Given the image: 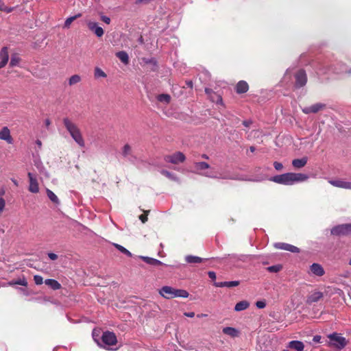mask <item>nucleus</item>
<instances>
[{"label":"nucleus","mask_w":351,"mask_h":351,"mask_svg":"<svg viewBox=\"0 0 351 351\" xmlns=\"http://www.w3.org/2000/svg\"><path fill=\"white\" fill-rule=\"evenodd\" d=\"M163 174H165V175H166V176H170V173H169V172H168V171H164V172H163Z\"/></svg>","instance_id":"nucleus-63"},{"label":"nucleus","mask_w":351,"mask_h":351,"mask_svg":"<svg viewBox=\"0 0 351 351\" xmlns=\"http://www.w3.org/2000/svg\"><path fill=\"white\" fill-rule=\"evenodd\" d=\"M0 69L3 68L8 62L9 54L8 47H3L0 51Z\"/></svg>","instance_id":"nucleus-14"},{"label":"nucleus","mask_w":351,"mask_h":351,"mask_svg":"<svg viewBox=\"0 0 351 351\" xmlns=\"http://www.w3.org/2000/svg\"><path fill=\"white\" fill-rule=\"evenodd\" d=\"M12 8L7 7L4 5V3L0 0V10L4 11L6 13L11 12L12 11Z\"/></svg>","instance_id":"nucleus-38"},{"label":"nucleus","mask_w":351,"mask_h":351,"mask_svg":"<svg viewBox=\"0 0 351 351\" xmlns=\"http://www.w3.org/2000/svg\"><path fill=\"white\" fill-rule=\"evenodd\" d=\"M248 90L249 85L245 81L243 80L239 81L235 86V91L237 94L245 93Z\"/></svg>","instance_id":"nucleus-16"},{"label":"nucleus","mask_w":351,"mask_h":351,"mask_svg":"<svg viewBox=\"0 0 351 351\" xmlns=\"http://www.w3.org/2000/svg\"><path fill=\"white\" fill-rule=\"evenodd\" d=\"M321 340V336L320 335H315L313 337V341L315 343H319Z\"/></svg>","instance_id":"nucleus-48"},{"label":"nucleus","mask_w":351,"mask_h":351,"mask_svg":"<svg viewBox=\"0 0 351 351\" xmlns=\"http://www.w3.org/2000/svg\"><path fill=\"white\" fill-rule=\"evenodd\" d=\"M70 24L71 23H65V25L64 26V28H69L70 27Z\"/></svg>","instance_id":"nucleus-61"},{"label":"nucleus","mask_w":351,"mask_h":351,"mask_svg":"<svg viewBox=\"0 0 351 351\" xmlns=\"http://www.w3.org/2000/svg\"><path fill=\"white\" fill-rule=\"evenodd\" d=\"M184 315L188 317H193L195 316V313L194 312H188V313H184Z\"/></svg>","instance_id":"nucleus-49"},{"label":"nucleus","mask_w":351,"mask_h":351,"mask_svg":"<svg viewBox=\"0 0 351 351\" xmlns=\"http://www.w3.org/2000/svg\"><path fill=\"white\" fill-rule=\"evenodd\" d=\"M63 124L75 142L80 147H84L85 142L78 126L68 117L62 120Z\"/></svg>","instance_id":"nucleus-2"},{"label":"nucleus","mask_w":351,"mask_h":351,"mask_svg":"<svg viewBox=\"0 0 351 351\" xmlns=\"http://www.w3.org/2000/svg\"><path fill=\"white\" fill-rule=\"evenodd\" d=\"M159 294L166 299H173L174 293V288L170 286H163L158 291Z\"/></svg>","instance_id":"nucleus-11"},{"label":"nucleus","mask_w":351,"mask_h":351,"mask_svg":"<svg viewBox=\"0 0 351 351\" xmlns=\"http://www.w3.org/2000/svg\"><path fill=\"white\" fill-rule=\"evenodd\" d=\"M326 105L321 103L315 104L311 106L305 107L302 109V112L305 114L317 113L319 110L324 109Z\"/></svg>","instance_id":"nucleus-12"},{"label":"nucleus","mask_w":351,"mask_h":351,"mask_svg":"<svg viewBox=\"0 0 351 351\" xmlns=\"http://www.w3.org/2000/svg\"><path fill=\"white\" fill-rule=\"evenodd\" d=\"M185 261L190 264L200 263L203 261V258L196 256L188 255L185 257Z\"/></svg>","instance_id":"nucleus-24"},{"label":"nucleus","mask_w":351,"mask_h":351,"mask_svg":"<svg viewBox=\"0 0 351 351\" xmlns=\"http://www.w3.org/2000/svg\"><path fill=\"white\" fill-rule=\"evenodd\" d=\"M208 167V164L205 162H198L194 163V169L197 171L207 169Z\"/></svg>","instance_id":"nucleus-29"},{"label":"nucleus","mask_w":351,"mask_h":351,"mask_svg":"<svg viewBox=\"0 0 351 351\" xmlns=\"http://www.w3.org/2000/svg\"><path fill=\"white\" fill-rule=\"evenodd\" d=\"M0 139L5 141L8 144L13 143V138L10 134V129L5 126L0 131Z\"/></svg>","instance_id":"nucleus-13"},{"label":"nucleus","mask_w":351,"mask_h":351,"mask_svg":"<svg viewBox=\"0 0 351 351\" xmlns=\"http://www.w3.org/2000/svg\"><path fill=\"white\" fill-rule=\"evenodd\" d=\"M222 331L225 335L232 338L239 337L240 334V332L237 329L232 327H225L223 328Z\"/></svg>","instance_id":"nucleus-19"},{"label":"nucleus","mask_w":351,"mask_h":351,"mask_svg":"<svg viewBox=\"0 0 351 351\" xmlns=\"http://www.w3.org/2000/svg\"><path fill=\"white\" fill-rule=\"evenodd\" d=\"M141 258L145 263H147V264L152 265L158 266V265H162V262L160 261L153 258H150V257H147V256H142Z\"/></svg>","instance_id":"nucleus-26"},{"label":"nucleus","mask_w":351,"mask_h":351,"mask_svg":"<svg viewBox=\"0 0 351 351\" xmlns=\"http://www.w3.org/2000/svg\"><path fill=\"white\" fill-rule=\"evenodd\" d=\"M289 347L297 351H302L304 350V345L300 341H291L289 342Z\"/></svg>","instance_id":"nucleus-21"},{"label":"nucleus","mask_w":351,"mask_h":351,"mask_svg":"<svg viewBox=\"0 0 351 351\" xmlns=\"http://www.w3.org/2000/svg\"><path fill=\"white\" fill-rule=\"evenodd\" d=\"M34 280L37 285H40L43 283V278L40 275H35L34 276Z\"/></svg>","instance_id":"nucleus-41"},{"label":"nucleus","mask_w":351,"mask_h":351,"mask_svg":"<svg viewBox=\"0 0 351 351\" xmlns=\"http://www.w3.org/2000/svg\"><path fill=\"white\" fill-rule=\"evenodd\" d=\"M206 315H205V314H198V315H197V317H199V318H200V317H206Z\"/></svg>","instance_id":"nucleus-60"},{"label":"nucleus","mask_w":351,"mask_h":351,"mask_svg":"<svg viewBox=\"0 0 351 351\" xmlns=\"http://www.w3.org/2000/svg\"><path fill=\"white\" fill-rule=\"evenodd\" d=\"M250 306V303L246 300H242L236 304L234 306V311H241L247 309Z\"/></svg>","instance_id":"nucleus-23"},{"label":"nucleus","mask_w":351,"mask_h":351,"mask_svg":"<svg viewBox=\"0 0 351 351\" xmlns=\"http://www.w3.org/2000/svg\"><path fill=\"white\" fill-rule=\"evenodd\" d=\"M81 16V14H77L73 16H71L68 17L64 22L69 23V22H73L75 20H76L77 18H79Z\"/></svg>","instance_id":"nucleus-42"},{"label":"nucleus","mask_w":351,"mask_h":351,"mask_svg":"<svg viewBox=\"0 0 351 351\" xmlns=\"http://www.w3.org/2000/svg\"><path fill=\"white\" fill-rule=\"evenodd\" d=\"M329 183L334 186L351 190V182H346L341 180H330Z\"/></svg>","instance_id":"nucleus-15"},{"label":"nucleus","mask_w":351,"mask_h":351,"mask_svg":"<svg viewBox=\"0 0 351 351\" xmlns=\"http://www.w3.org/2000/svg\"><path fill=\"white\" fill-rule=\"evenodd\" d=\"M255 149H256V148H255V147H254V146H251V147H250V152H254L255 151Z\"/></svg>","instance_id":"nucleus-59"},{"label":"nucleus","mask_w":351,"mask_h":351,"mask_svg":"<svg viewBox=\"0 0 351 351\" xmlns=\"http://www.w3.org/2000/svg\"><path fill=\"white\" fill-rule=\"evenodd\" d=\"M308 161L307 157H303L302 158H297L292 160V165L295 169H300L304 167Z\"/></svg>","instance_id":"nucleus-18"},{"label":"nucleus","mask_w":351,"mask_h":351,"mask_svg":"<svg viewBox=\"0 0 351 351\" xmlns=\"http://www.w3.org/2000/svg\"><path fill=\"white\" fill-rule=\"evenodd\" d=\"M94 76L95 78L106 77V73L99 67H96L94 70Z\"/></svg>","instance_id":"nucleus-36"},{"label":"nucleus","mask_w":351,"mask_h":351,"mask_svg":"<svg viewBox=\"0 0 351 351\" xmlns=\"http://www.w3.org/2000/svg\"><path fill=\"white\" fill-rule=\"evenodd\" d=\"M114 246L118 250H119L121 252H122L123 254H125L126 256H129V257H131L132 256V253L128 250L126 248H125L123 246L119 245V244H117V243H114Z\"/></svg>","instance_id":"nucleus-34"},{"label":"nucleus","mask_w":351,"mask_h":351,"mask_svg":"<svg viewBox=\"0 0 351 351\" xmlns=\"http://www.w3.org/2000/svg\"><path fill=\"white\" fill-rule=\"evenodd\" d=\"M324 293L318 290L317 289H315L311 291L306 296V304L308 305H311L313 303L319 302L324 299Z\"/></svg>","instance_id":"nucleus-5"},{"label":"nucleus","mask_w":351,"mask_h":351,"mask_svg":"<svg viewBox=\"0 0 351 351\" xmlns=\"http://www.w3.org/2000/svg\"><path fill=\"white\" fill-rule=\"evenodd\" d=\"M213 101H215L217 104L219 102V96L217 95L216 99H212Z\"/></svg>","instance_id":"nucleus-57"},{"label":"nucleus","mask_w":351,"mask_h":351,"mask_svg":"<svg viewBox=\"0 0 351 351\" xmlns=\"http://www.w3.org/2000/svg\"><path fill=\"white\" fill-rule=\"evenodd\" d=\"M189 293L184 289H178L174 288L173 298H186L189 297Z\"/></svg>","instance_id":"nucleus-25"},{"label":"nucleus","mask_w":351,"mask_h":351,"mask_svg":"<svg viewBox=\"0 0 351 351\" xmlns=\"http://www.w3.org/2000/svg\"><path fill=\"white\" fill-rule=\"evenodd\" d=\"M12 182L14 183V184L16 186H18L19 185V183H18V181L15 179H12Z\"/></svg>","instance_id":"nucleus-56"},{"label":"nucleus","mask_w":351,"mask_h":351,"mask_svg":"<svg viewBox=\"0 0 351 351\" xmlns=\"http://www.w3.org/2000/svg\"><path fill=\"white\" fill-rule=\"evenodd\" d=\"M274 167L277 171H280L283 168L282 164L279 162H274Z\"/></svg>","instance_id":"nucleus-44"},{"label":"nucleus","mask_w":351,"mask_h":351,"mask_svg":"<svg viewBox=\"0 0 351 351\" xmlns=\"http://www.w3.org/2000/svg\"><path fill=\"white\" fill-rule=\"evenodd\" d=\"M208 274L210 279H212V280L216 279V274L214 271H209Z\"/></svg>","instance_id":"nucleus-47"},{"label":"nucleus","mask_w":351,"mask_h":351,"mask_svg":"<svg viewBox=\"0 0 351 351\" xmlns=\"http://www.w3.org/2000/svg\"><path fill=\"white\" fill-rule=\"evenodd\" d=\"M21 61V59L19 56L18 54H16V53L12 54L11 56L10 62V66L11 67L16 66L19 65V64L20 63Z\"/></svg>","instance_id":"nucleus-31"},{"label":"nucleus","mask_w":351,"mask_h":351,"mask_svg":"<svg viewBox=\"0 0 351 351\" xmlns=\"http://www.w3.org/2000/svg\"><path fill=\"white\" fill-rule=\"evenodd\" d=\"M101 19H102L103 22H110V18L108 16H103L101 17Z\"/></svg>","instance_id":"nucleus-50"},{"label":"nucleus","mask_w":351,"mask_h":351,"mask_svg":"<svg viewBox=\"0 0 351 351\" xmlns=\"http://www.w3.org/2000/svg\"><path fill=\"white\" fill-rule=\"evenodd\" d=\"M310 270L312 274L317 276H322L325 273L324 268L318 263L312 264L310 267Z\"/></svg>","instance_id":"nucleus-17"},{"label":"nucleus","mask_w":351,"mask_h":351,"mask_svg":"<svg viewBox=\"0 0 351 351\" xmlns=\"http://www.w3.org/2000/svg\"><path fill=\"white\" fill-rule=\"evenodd\" d=\"M308 176L301 173H286L272 177L270 180L280 184L292 185L307 180Z\"/></svg>","instance_id":"nucleus-1"},{"label":"nucleus","mask_w":351,"mask_h":351,"mask_svg":"<svg viewBox=\"0 0 351 351\" xmlns=\"http://www.w3.org/2000/svg\"><path fill=\"white\" fill-rule=\"evenodd\" d=\"M47 195L49 199L54 204H59L60 200L56 195L49 189H47Z\"/></svg>","instance_id":"nucleus-30"},{"label":"nucleus","mask_w":351,"mask_h":351,"mask_svg":"<svg viewBox=\"0 0 351 351\" xmlns=\"http://www.w3.org/2000/svg\"><path fill=\"white\" fill-rule=\"evenodd\" d=\"M132 149L129 144H125L122 149V155L124 157L132 155Z\"/></svg>","instance_id":"nucleus-33"},{"label":"nucleus","mask_w":351,"mask_h":351,"mask_svg":"<svg viewBox=\"0 0 351 351\" xmlns=\"http://www.w3.org/2000/svg\"><path fill=\"white\" fill-rule=\"evenodd\" d=\"M97 23H88V28L98 37H101L104 34V30L101 27L96 25Z\"/></svg>","instance_id":"nucleus-20"},{"label":"nucleus","mask_w":351,"mask_h":351,"mask_svg":"<svg viewBox=\"0 0 351 351\" xmlns=\"http://www.w3.org/2000/svg\"><path fill=\"white\" fill-rule=\"evenodd\" d=\"M15 280H12V281L8 282L7 285H9V286H14V285H16V283H14V281H15Z\"/></svg>","instance_id":"nucleus-52"},{"label":"nucleus","mask_w":351,"mask_h":351,"mask_svg":"<svg viewBox=\"0 0 351 351\" xmlns=\"http://www.w3.org/2000/svg\"><path fill=\"white\" fill-rule=\"evenodd\" d=\"M81 77L79 75H73L69 80V84L70 86L75 85L81 81Z\"/></svg>","instance_id":"nucleus-35"},{"label":"nucleus","mask_w":351,"mask_h":351,"mask_svg":"<svg viewBox=\"0 0 351 351\" xmlns=\"http://www.w3.org/2000/svg\"><path fill=\"white\" fill-rule=\"evenodd\" d=\"M186 159L184 154L182 152H177L171 155H167L165 156L164 160L167 162H170L174 165H177L180 162H183Z\"/></svg>","instance_id":"nucleus-6"},{"label":"nucleus","mask_w":351,"mask_h":351,"mask_svg":"<svg viewBox=\"0 0 351 351\" xmlns=\"http://www.w3.org/2000/svg\"><path fill=\"white\" fill-rule=\"evenodd\" d=\"M45 283L53 290H58L61 288V285L54 279H47L45 280Z\"/></svg>","instance_id":"nucleus-22"},{"label":"nucleus","mask_w":351,"mask_h":351,"mask_svg":"<svg viewBox=\"0 0 351 351\" xmlns=\"http://www.w3.org/2000/svg\"><path fill=\"white\" fill-rule=\"evenodd\" d=\"M144 213L139 216V219L142 223H145L147 221V216L149 213V210H144Z\"/></svg>","instance_id":"nucleus-40"},{"label":"nucleus","mask_w":351,"mask_h":351,"mask_svg":"<svg viewBox=\"0 0 351 351\" xmlns=\"http://www.w3.org/2000/svg\"><path fill=\"white\" fill-rule=\"evenodd\" d=\"M295 86L296 88H300L304 86L307 82V76L305 71L304 69L299 70L295 74Z\"/></svg>","instance_id":"nucleus-7"},{"label":"nucleus","mask_w":351,"mask_h":351,"mask_svg":"<svg viewBox=\"0 0 351 351\" xmlns=\"http://www.w3.org/2000/svg\"><path fill=\"white\" fill-rule=\"evenodd\" d=\"M48 256L52 261H55L58 258V255L53 252L48 253Z\"/></svg>","instance_id":"nucleus-46"},{"label":"nucleus","mask_w":351,"mask_h":351,"mask_svg":"<svg viewBox=\"0 0 351 351\" xmlns=\"http://www.w3.org/2000/svg\"><path fill=\"white\" fill-rule=\"evenodd\" d=\"M256 306H257V308H263L265 307L266 306V304L265 302L263 301H258L256 302Z\"/></svg>","instance_id":"nucleus-45"},{"label":"nucleus","mask_w":351,"mask_h":351,"mask_svg":"<svg viewBox=\"0 0 351 351\" xmlns=\"http://www.w3.org/2000/svg\"><path fill=\"white\" fill-rule=\"evenodd\" d=\"M102 342L107 346H114L117 342V337L112 332H104L101 336Z\"/></svg>","instance_id":"nucleus-8"},{"label":"nucleus","mask_w":351,"mask_h":351,"mask_svg":"<svg viewBox=\"0 0 351 351\" xmlns=\"http://www.w3.org/2000/svg\"><path fill=\"white\" fill-rule=\"evenodd\" d=\"M250 123H251V122L250 121H244L243 123V124L245 126H246V127L250 126Z\"/></svg>","instance_id":"nucleus-54"},{"label":"nucleus","mask_w":351,"mask_h":351,"mask_svg":"<svg viewBox=\"0 0 351 351\" xmlns=\"http://www.w3.org/2000/svg\"><path fill=\"white\" fill-rule=\"evenodd\" d=\"M4 193H5V191L3 190H2L1 191H0V196L3 195Z\"/></svg>","instance_id":"nucleus-64"},{"label":"nucleus","mask_w":351,"mask_h":351,"mask_svg":"<svg viewBox=\"0 0 351 351\" xmlns=\"http://www.w3.org/2000/svg\"><path fill=\"white\" fill-rule=\"evenodd\" d=\"M45 124L46 127L48 128L51 125L50 119H45Z\"/></svg>","instance_id":"nucleus-51"},{"label":"nucleus","mask_w":351,"mask_h":351,"mask_svg":"<svg viewBox=\"0 0 351 351\" xmlns=\"http://www.w3.org/2000/svg\"><path fill=\"white\" fill-rule=\"evenodd\" d=\"M14 283L16 285L27 287V280L23 277V278L17 279L14 281Z\"/></svg>","instance_id":"nucleus-39"},{"label":"nucleus","mask_w":351,"mask_h":351,"mask_svg":"<svg viewBox=\"0 0 351 351\" xmlns=\"http://www.w3.org/2000/svg\"><path fill=\"white\" fill-rule=\"evenodd\" d=\"M282 267L280 265H272L267 267V270L272 273H277L282 269Z\"/></svg>","instance_id":"nucleus-37"},{"label":"nucleus","mask_w":351,"mask_h":351,"mask_svg":"<svg viewBox=\"0 0 351 351\" xmlns=\"http://www.w3.org/2000/svg\"><path fill=\"white\" fill-rule=\"evenodd\" d=\"M116 56L124 64H128L129 62V57L126 52L119 51L116 53Z\"/></svg>","instance_id":"nucleus-27"},{"label":"nucleus","mask_w":351,"mask_h":351,"mask_svg":"<svg viewBox=\"0 0 351 351\" xmlns=\"http://www.w3.org/2000/svg\"><path fill=\"white\" fill-rule=\"evenodd\" d=\"M328 338L330 339L329 346L337 350L343 349L348 344L346 339L342 337L341 334L337 332L328 335Z\"/></svg>","instance_id":"nucleus-3"},{"label":"nucleus","mask_w":351,"mask_h":351,"mask_svg":"<svg viewBox=\"0 0 351 351\" xmlns=\"http://www.w3.org/2000/svg\"><path fill=\"white\" fill-rule=\"evenodd\" d=\"M163 174H165V175H166V176H170V173H169V172H168V171H164V172H163Z\"/></svg>","instance_id":"nucleus-62"},{"label":"nucleus","mask_w":351,"mask_h":351,"mask_svg":"<svg viewBox=\"0 0 351 351\" xmlns=\"http://www.w3.org/2000/svg\"><path fill=\"white\" fill-rule=\"evenodd\" d=\"M330 234L337 237H351V223H343L334 226Z\"/></svg>","instance_id":"nucleus-4"},{"label":"nucleus","mask_w":351,"mask_h":351,"mask_svg":"<svg viewBox=\"0 0 351 351\" xmlns=\"http://www.w3.org/2000/svg\"><path fill=\"white\" fill-rule=\"evenodd\" d=\"M239 285H240V281H239V280L221 282V287H226L230 288V287H237Z\"/></svg>","instance_id":"nucleus-32"},{"label":"nucleus","mask_w":351,"mask_h":351,"mask_svg":"<svg viewBox=\"0 0 351 351\" xmlns=\"http://www.w3.org/2000/svg\"><path fill=\"white\" fill-rule=\"evenodd\" d=\"M36 145H38V147L39 148H41V147H42V142L40 140H37L36 141Z\"/></svg>","instance_id":"nucleus-53"},{"label":"nucleus","mask_w":351,"mask_h":351,"mask_svg":"<svg viewBox=\"0 0 351 351\" xmlns=\"http://www.w3.org/2000/svg\"><path fill=\"white\" fill-rule=\"evenodd\" d=\"M29 180V191L33 193L39 192V186L36 178L30 172L27 173Z\"/></svg>","instance_id":"nucleus-10"},{"label":"nucleus","mask_w":351,"mask_h":351,"mask_svg":"<svg viewBox=\"0 0 351 351\" xmlns=\"http://www.w3.org/2000/svg\"><path fill=\"white\" fill-rule=\"evenodd\" d=\"M274 246L276 249L282 250L285 251H289L293 253H299L300 249L296 246L292 245L286 243H276L274 244Z\"/></svg>","instance_id":"nucleus-9"},{"label":"nucleus","mask_w":351,"mask_h":351,"mask_svg":"<svg viewBox=\"0 0 351 351\" xmlns=\"http://www.w3.org/2000/svg\"><path fill=\"white\" fill-rule=\"evenodd\" d=\"M156 98L158 101L166 104H169L171 101V96L169 94H160Z\"/></svg>","instance_id":"nucleus-28"},{"label":"nucleus","mask_w":351,"mask_h":351,"mask_svg":"<svg viewBox=\"0 0 351 351\" xmlns=\"http://www.w3.org/2000/svg\"><path fill=\"white\" fill-rule=\"evenodd\" d=\"M186 85L188 86V87H190V88H193V82L191 81H188L186 82Z\"/></svg>","instance_id":"nucleus-55"},{"label":"nucleus","mask_w":351,"mask_h":351,"mask_svg":"<svg viewBox=\"0 0 351 351\" xmlns=\"http://www.w3.org/2000/svg\"><path fill=\"white\" fill-rule=\"evenodd\" d=\"M5 199L1 197H0V213H2L5 208Z\"/></svg>","instance_id":"nucleus-43"},{"label":"nucleus","mask_w":351,"mask_h":351,"mask_svg":"<svg viewBox=\"0 0 351 351\" xmlns=\"http://www.w3.org/2000/svg\"><path fill=\"white\" fill-rule=\"evenodd\" d=\"M206 93L208 94V95H210V93L212 92V90L210 89H208V88H206L205 90Z\"/></svg>","instance_id":"nucleus-58"}]
</instances>
